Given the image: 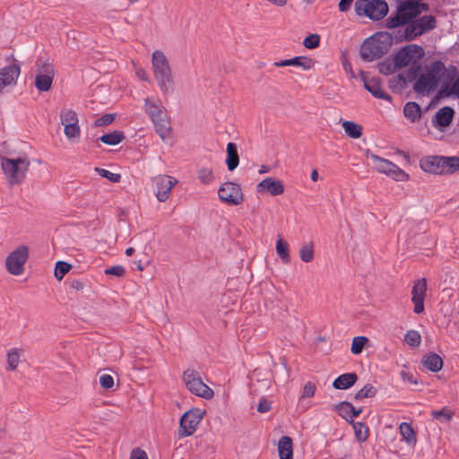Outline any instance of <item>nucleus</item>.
Returning a JSON list of instances; mask_svg holds the SVG:
<instances>
[{
	"label": "nucleus",
	"mask_w": 459,
	"mask_h": 459,
	"mask_svg": "<svg viewBox=\"0 0 459 459\" xmlns=\"http://www.w3.org/2000/svg\"><path fill=\"white\" fill-rule=\"evenodd\" d=\"M431 414L435 419L437 420L444 419V420H450L452 418L451 414L445 410L433 411Z\"/></svg>",
	"instance_id": "5fc2aeb1"
},
{
	"label": "nucleus",
	"mask_w": 459,
	"mask_h": 459,
	"mask_svg": "<svg viewBox=\"0 0 459 459\" xmlns=\"http://www.w3.org/2000/svg\"><path fill=\"white\" fill-rule=\"evenodd\" d=\"M408 22V17H406L405 14L402 13L401 9L398 7L396 14L390 16L386 20V27L389 29H394L401 25L406 26Z\"/></svg>",
	"instance_id": "7c9ffc66"
},
{
	"label": "nucleus",
	"mask_w": 459,
	"mask_h": 459,
	"mask_svg": "<svg viewBox=\"0 0 459 459\" xmlns=\"http://www.w3.org/2000/svg\"><path fill=\"white\" fill-rule=\"evenodd\" d=\"M355 436L359 441L364 442L368 438V429L361 422H351Z\"/></svg>",
	"instance_id": "ea45409f"
},
{
	"label": "nucleus",
	"mask_w": 459,
	"mask_h": 459,
	"mask_svg": "<svg viewBox=\"0 0 459 459\" xmlns=\"http://www.w3.org/2000/svg\"><path fill=\"white\" fill-rule=\"evenodd\" d=\"M72 269V265L65 261H57L55 265L54 275L56 280L61 281Z\"/></svg>",
	"instance_id": "e433bc0d"
},
{
	"label": "nucleus",
	"mask_w": 459,
	"mask_h": 459,
	"mask_svg": "<svg viewBox=\"0 0 459 459\" xmlns=\"http://www.w3.org/2000/svg\"><path fill=\"white\" fill-rule=\"evenodd\" d=\"M145 111L154 125L155 131L162 141L169 136L170 123L168 118L166 108L161 105L160 100L148 97L144 100Z\"/></svg>",
	"instance_id": "7ed1b4c3"
},
{
	"label": "nucleus",
	"mask_w": 459,
	"mask_h": 459,
	"mask_svg": "<svg viewBox=\"0 0 459 459\" xmlns=\"http://www.w3.org/2000/svg\"><path fill=\"white\" fill-rule=\"evenodd\" d=\"M197 175L200 181L204 185L211 184L214 179L212 169L210 168H200L197 171Z\"/></svg>",
	"instance_id": "79ce46f5"
},
{
	"label": "nucleus",
	"mask_w": 459,
	"mask_h": 459,
	"mask_svg": "<svg viewBox=\"0 0 459 459\" xmlns=\"http://www.w3.org/2000/svg\"><path fill=\"white\" fill-rule=\"evenodd\" d=\"M55 75L54 66L48 63H43L37 70L35 87L39 91L50 90Z\"/></svg>",
	"instance_id": "4468645a"
},
{
	"label": "nucleus",
	"mask_w": 459,
	"mask_h": 459,
	"mask_svg": "<svg viewBox=\"0 0 459 459\" xmlns=\"http://www.w3.org/2000/svg\"><path fill=\"white\" fill-rule=\"evenodd\" d=\"M368 159L373 162L374 168L380 173L385 174L396 181H406L409 175L392 161L367 152Z\"/></svg>",
	"instance_id": "6e6552de"
},
{
	"label": "nucleus",
	"mask_w": 459,
	"mask_h": 459,
	"mask_svg": "<svg viewBox=\"0 0 459 459\" xmlns=\"http://www.w3.org/2000/svg\"><path fill=\"white\" fill-rule=\"evenodd\" d=\"M100 386L104 389H110L114 385V378L108 374H103L100 377Z\"/></svg>",
	"instance_id": "603ef678"
},
{
	"label": "nucleus",
	"mask_w": 459,
	"mask_h": 459,
	"mask_svg": "<svg viewBox=\"0 0 459 459\" xmlns=\"http://www.w3.org/2000/svg\"><path fill=\"white\" fill-rule=\"evenodd\" d=\"M116 118V114H106L100 117H96L93 121L91 126L92 127H100L106 126L114 122Z\"/></svg>",
	"instance_id": "49530a36"
},
{
	"label": "nucleus",
	"mask_w": 459,
	"mask_h": 459,
	"mask_svg": "<svg viewBox=\"0 0 459 459\" xmlns=\"http://www.w3.org/2000/svg\"><path fill=\"white\" fill-rule=\"evenodd\" d=\"M316 385L312 382H307L303 389L302 397L303 398H310L315 395Z\"/></svg>",
	"instance_id": "864d4df0"
},
{
	"label": "nucleus",
	"mask_w": 459,
	"mask_h": 459,
	"mask_svg": "<svg viewBox=\"0 0 459 459\" xmlns=\"http://www.w3.org/2000/svg\"><path fill=\"white\" fill-rule=\"evenodd\" d=\"M105 274L114 275L116 277H123L126 273V269L122 265H114L104 270Z\"/></svg>",
	"instance_id": "3c124183"
},
{
	"label": "nucleus",
	"mask_w": 459,
	"mask_h": 459,
	"mask_svg": "<svg viewBox=\"0 0 459 459\" xmlns=\"http://www.w3.org/2000/svg\"><path fill=\"white\" fill-rule=\"evenodd\" d=\"M134 252V249L133 247H128L126 250V255L130 256L133 255V253Z\"/></svg>",
	"instance_id": "69168bd1"
},
{
	"label": "nucleus",
	"mask_w": 459,
	"mask_h": 459,
	"mask_svg": "<svg viewBox=\"0 0 459 459\" xmlns=\"http://www.w3.org/2000/svg\"><path fill=\"white\" fill-rule=\"evenodd\" d=\"M30 164V162L26 157L7 158L1 156V167L11 186L20 185L23 182Z\"/></svg>",
	"instance_id": "39448f33"
},
{
	"label": "nucleus",
	"mask_w": 459,
	"mask_h": 459,
	"mask_svg": "<svg viewBox=\"0 0 459 459\" xmlns=\"http://www.w3.org/2000/svg\"><path fill=\"white\" fill-rule=\"evenodd\" d=\"M393 38L387 32H377L366 39L360 47V56L364 61L372 62L386 54L392 46Z\"/></svg>",
	"instance_id": "f257e3e1"
},
{
	"label": "nucleus",
	"mask_w": 459,
	"mask_h": 459,
	"mask_svg": "<svg viewBox=\"0 0 459 459\" xmlns=\"http://www.w3.org/2000/svg\"><path fill=\"white\" fill-rule=\"evenodd\" d=\"M278 452L280 459H292V440L288 436H282L278 441Z\"/></svg>",
	"instance_id": "393cba45"
},
{
	"label": "nucleus",
	"mask_w": 459,
	"mask_h": 459,
	"mask_svg": "<svg viewBox=\"0 0 459 459\" xmlns=\"http://www.w3.org/2000/svg\"><path fill=\"white\" fill-rule=\"evenodd\" d=\"M343 66L346 71H351V66L349 63H344Z\"/></svg>",
	"instance_id": "338daca9"
},
{
	"label": "nucleus",
	"mask_w": 459,
	"mask_h": 459,
	"mask_svg": "<svg viewBox=\"0 0 459 459\" xmlns=\"http://www.w3.org/2000/svg\"><path fill=\"white\" fill-rule=\"evenodd\" d=\"M318 178V173H317V170L316 169H313L312 172H311V179L313 181H316Z\"/></svg>",
	"instance_id": "e2e57ef3"
},
{
	"label": "nucleus",
	"mask_w": 459,
	"mask_h": 459,
	"mask_svg": "<svg viewBox=\"0 0 459 459\" xmlns=\"http://www.w3.org/2000/svg\"><path fill=\"white\" fill-rule=\"evenodd\" d=\"M446 71V66L441 61L430 64L427 71L420 75L413 85L415 92L427 95L433 91L438 85L441 76Z\"/></svg>",
	"instance_id": "20e7f679"
},
{
	"label": "nucleus",
	"mask_w": 459,
	"mask_h": 459,
	"mask_svg": "<svg viewBox=\"0 0 459 459\" xmlns=\"http://www.w3.org/2000/svg\"><path fill=\"white\" fill-rule=\"evenodd\" d=\"M358 379L355 373H345L339 376L333 383L335 389L345 390L352 386Z\"/></svg>",
	"instance_id": "bb28decb"
},
{
	"label": "nucleus",
	"mask_w": 459,
	"mask_h": 459,
	"mask_svg": "<svg viewBox=\"0 0 459 459\" xmlns=\"http://www.w3.org/2000/svg\"><path fill=\"white\" fill-rule=\"evenodd\" d=\"M218 196L228 205H238L244 200L240 186L233 182L223 183L218 189Z\"/></svg>",
	"instance_id": "ddd939ff"
},
{
	"label": "nucleus",
	"mask_w": 459,
	"mask_h": 459,
	"mask_svg": "<svg viewBox=\"0 0 459 459\" xmlns=\"http://www.w3.org/2000/svg\"><path fill=\"white\" fill-rule=\"evenodd\" d=\"M156 185V197L160 202L169 199L171 189L178 184V180L168 175H160L153 179Z\"/></svg>",
	"instance_id": "dca6fc26"
},
{
	"label": "nucleus",
	"mask_w": 459,
	"mask_h": 459,
	"mask_svg": "<svg viewBox=\"0 0 459 459\" xmlns=\"http://www.w3.org/2000/svg\"><path fill=\"white\" fill-rule=\"evenodd\" d=\"M436 19L432 15H424L412 22H408L404 27L403 35L405 40H413L416 37L433 30L436 27Z\"/></svg>",
	"instance_id": "1a4fd4ad"
},
{
	"label": "nucleus",
	"mask_w": 459,
	"mask_h": 459,
	"mask_svg": "<svg viewBox=\"0 0 459 459\" xmlns=\"http://www.w3.org/2000/svg\"><path fill=\"white\" fill-rule=\"evenodd\" d=\"M367 341H368V339L364 336L354 337L352 340L351 351L356 355L359 354L362 351L363 347L366 344Z\"/></svg>",
	"instance_id": "de8ad7c7"
},
{
	"label": "nucleus",
	"mask_w": 459,
	"mask_h": 459,
	"mask_svg": "<svg viewBox=\"0 0 459 459\" xmlns=\"http://www.w3.org/2000/svg\"><path fill=\"white\" fill-rule=\"evenodd\" d=\"M95 171L101 177L108 179L112 183H117L120 181L121 175L117 173H112L108 169L95 168Z\"/></svg>",
	"instance_id": "09e8293b"
},
{
	"label": "nucleus",
	"mask_w": 459,
	"mask_h": 459,
	"mask_svg": "<svg viewBox=\"0 0 459 459\" xmlns=\"http://www.w3.org/2000/svg\"><path fill=\"white\" fill-rule=\"evenodd\" d=\"M136 76L142 80V81H144V82H147L149 81V75L147 74V73L142 69V68H139L136 70Z\"/></svg>",
	"instance_id": "052dcab7"
},
{
	"label": "nucleus",
	"mask_w": 459,
	"mask_h": 459,
	"mask_svg": "<svg viewBox=\"0 0 459 459\" xmlns=\"http://www.w3.org/2000/svg\"><path fill=\"white\" fill-rule=\"evenodd\" d=\"M445 175H450L459 171V156L445 157Z\"/></svg>",
	"instance_id": "f704fd0d"
},
{
	"label": "nucleus",
	"mask_w": 459,
	"mask_h": 459,
	"mask_svg": "<svg viewBox=\"0 0 459 459\" xmlns=\"http://www.w3.org/2000/svg\"><path fill=\"white\" fill-rule=\"evenodd\" d=\"M399 8L401 9V12L408 17V21H411L418 16L422 11H427L428 4L414 1H405L400 4Z\"/></svg>",
	"instance_id": "6ab92c4d"
},
{
	"label": "nucleus",
	"mask_w": 459,
	"mask_h": 459,
	"mask_svg": "<svg viewBox=\"0 0 459 459\" xmlns=\"http://www.w3.org/2000/svg\"><path fill=\"white\" fill-rule=\"evenodd\" d=\"M401 377L404 381H408V382L415 384V385L417 384V381L413 379L412 375L409 372L402 371Z\"/></svg>",
	"instance_id": "bf43d9fd"
},
{
	"label": "nucleus",
	"mask_w": 459,
	"mask_h": 459,
	"mask_svg": "<svg viewBox=\"0 0 459 459\" xmlns=\"http://www.w3.org/2000/svg\"><path fill=\"white\" fill-rule=\"evenodd\" d=\"M257 191H267L272 195H279L283 193L284 186L280 180L273 178H266L257 185Z\"/></svg>",
	"instance_id": "aec40b11"
},
{
	"label": "nucleus",
	"mask_w": 459,
	"mask_h": 459,
	"mask_svg": "<svg viewBox=\"0 0 459 459\" xmlns=\"http://www.w3.org/2000/svg\"><path fill=\"white\" fill-rule=\"evenodd\" d=\"M353 0H341L339 3V9L341 12H346L351 8Z\"/></svg>",
	"instance_id": "13d9d810"
},
{
	"label": "nucleus",
	"mask_w": 459,
	"mask_h": 459,
	"mask_svg": "<svg viewBox=\"0 0 459 459\" xmlns=\"http://www.w3.org/2000/svg\"><path fill=\"white\" fill-rule=\"evenodd\" d=\"M70 290L69 294L71 296L78 297L80 293L83 292L84 289V281L82 279H74L70 281L69 283Z\"/></svg>",
	"instance_id": "37998d69"
},
{
	"label": "nucleus",
	"mask_w": 459,
	"mask_h": 459,
	"mask_svg": "<svg viewBox=\"0 0 459 459\" xmlns=\"http://www.w3.org/2000/svg\"><path fill=\"white\" fill-rule=\"evenodd\" d=\"M342 127L344 132L351 138L356 139L362 134V127L352 121H344Z\"/></svg>",
	"instance_id": "2f4dec72"
},
{
	"label": "nucleus",
	"mask_w": 459,
	"mask_h": 459,
	"mask_svg": "<svg viewBox=\"0 0 459 459\" xmlns=\"http://www.w3.org/2000/svg\"><path fill=\"white\" fill-rule=\"evenodd\" d=\"M126 136L122 131H113L101 135L99 140L107 145H117L125 140Z\"/></svg>",
	"instance_id": "c85d7f7f"
},
{
	"label": "nucleus",
	"mask_w": 459,
	"mask_h": 459,
	"mask_svg": "<svg viewBox=\"0 0 459 459\" xmlns=\"http://www.w3.org/2000/svg\"><path fill=\"white\" fill-rule=\"evenodd\" d=\"M20 361V353L17 349H12L7 353V369L14 370L17 368V366Z\"/></svg>",
	"instance_id": "a19ab883"
},
{
	"label": "nucleus",
	"mask_w": 459,
	"mask_h": 459,
	"mask_svg": "<svg viewBox=\"0 0 459 459\" xmlns=\"http://www.w3.org/2000/svg\"><path fill=\"white\" fill-rule=\"evenodd\" d=\"M267 169H265V167H263V169L260 170V172H266Z\"/></svg>",
	"instance_id": "774afa93"
},
{
	"label": "nucleus",
	"mask_w": 459,
	"mask_h": 459,
	"mask_svg": "<svg viewBox=\"0 0 459 459\" xmlns=\"http://www.w3.org/2000/svg\"><path fill=\"white\" fill-rule=\"evenodd\" d=\"M355 10L358 15L378 21L388 13V5L384 0H357Z\"/></svg>",
	"instance_id": "423d86ee"
},
{
	"label": "nucleus",
	"mask_w": 459,
	"mask_h": 459,
	"mask_svg": "<svg viewBox=\"0 0 459 459\" xmlns=\"http://www.w3.org/2000/svg\"><path fill=\"white\" fill-rule=\"evenodd\" d=\"M204 411L198 408L186 411L179 421L178 435L181 437L193 435L200 424Z\"/></svg>",
	"instance_id": "9b49d317"
},
{
	"label": "nucleus",
	"mask_w": 459,
	"mask_h": 459,
	"mask_svg": "<svg viewBox=\"0 0 459 459\" xmlns=\"http://www.w3.org/2000/svg\"><path fill=\"white\" fill-rule=\"evenodd\" d=\"M28 256L29 250L26 246L17 247L6 257L5 265L7 272L15 276L22 274Z\"/></svg>",
	"instance_id": "f8f14e48"
},
{
	"label": "nucleus",
	"mask_w": 459,
	"mask_h": 459,
	"mask_svg": "<svg viewBox=\"0 0 459 459\" xmlns=\"http://www.w3.org/2000/svg\"><path fill=\"white\" fill-rule=\"evenodd\" d=\"M421 362L427 369L432 372H438L443 367V359L436 353L425 355Z\"/></svg>",
	"instance_id": "a878e982"
},
{
	"label": "nucleus",
	"mask_w": 459,
	"mask_h": 459,
	"mask_svg": "<svg viewBox=\"0 0 459 459\" xmlns=\"http://www.w3.org/2000/svg\"><path fill=\"white\" fill-rule=\"evenodd\" d=\"M403 115L411 122H416L420 118V107L416 102H408L403 107Z\"/></svg>",
	"instance_id": "c756f323"
},
{
	"label": "nucleus",
	"mask_w": 459,
	"mask_h": 459,
	"mask_svg": "<svg viewBox=\"0 0 459 459\" xmlns=\"http://www.w3.org/2000/svg\"><path fill=\"white\" fill-rule=\"evenodd\" d=\"M453 117V108L450 107H444L436 113L432 123L434 126H447L451 124Z\"/></svg>",
	"instance_id": "b1692460"
},
{
	"label": "nucleus",
	"mask_w": 459,
	"mask_h": 459,
	"mask_svg": "<svg viewBox=\"0 0 459 459\" xmlns=\"http://www.w3.org/2000/svg\"><path fill=\"white\" fill-rule=\"evenodd\" d=\"M130 459H148V456L143 449L135 448L131 452Z\"/></svg>",
	"instance_id": "6e6d98bb"
},
{
	"label": "nucleus",
	"mask_w": 459,
	"mask_h": 459,
	"mask_svg": "<svg viewBox=\"0 0 459 459\" xmlns=\"http://www.w3.org/2000/svg\"><path fill=\"white\" fill-rule=\"evenodd\" d=\"M268 2L276 4L278 6H283L287 4V0H267Z\"/></svg>",
	"instance_id": "680f3d73"
},
{
	"label": "nucleus",
	"mask_w": 459,
	"mask_h": 459,
	"mask_svg": "<svg viewBox=\"0 0 459 459\" xmlns=\"http://www.w3.org/2000/svg\"><path fill=\"white\" fill-rule=\"evenodd\" d=\"M183 381L187 390L193 394L207 400L212 398V389L203 382L199 373L195 369L188 368L185 370Z\"/></svg>",
	"instance_id": "0eeeda50"
},
{
	"label": "nucleus",
	"mask_w": 459,
	"mask_h": 459,
	"mask_svg": "<svg viewBox=\"0 0 459 459\" xmlns=\"http://www.w3.org/2000/svg\"><path fill=\"white\" fill-rule=\"evenodd\" d=\"M364 87L374 97L381 100H391V96L385 92L378 79L372 78L370 80L365 81Z\"/></svg>",
	"instance_id": "5701e85b"
},
{
	"label": "nucleus",
	"mask_w": 459,
	"mask_h": 459,
	"mask_svg": "<svg viewBox=\"0 0 459 459\" xmlns=\"http://www.w3.org/2000/svg\"><path fill=\"white\" fill-rule=\"evenodd\" d=\"M300 259L304 263H309L314 259V244L313 242L303 243L299 249Z\"/></svg>",
	"instance_id": "473e14b6"
},
{
	"label": "nucleus",
	"mask_w": 459,
	"mask_h": 459,
	"mask_svg": "<svg viewBox=\"0 0 459 459\" xmlns=\"http://www.w3.org/2000/svg\"><path fill=\"white\" fill-rule=\"evenodd\" d=\"M276 252L282 262H290L289 245L287 242L283 241L281 238H280L276 242Z\"/></svg>",
	"instance_id": "c9c22d12"
},
{
	"label": "nucleus",
	"mask_w": 459,
	"mask_h": 459,
	"mask_svg": "<svg viewBox=\"0 0 459 459\" xmlns=\"http://www.w3.org/2000/svg\"><path fill=\"white\" fill-rule=\"evenodd\" d=\"M377 393V389L370 384L365 385L355 394V399L362 400L368 397H373Z\"/></svg>",
	"instance_id": "c03bdc74"
},
{
	"label": "nucleus",
	"mask_w": 459,
	"mask_h": 459,
	"mask_svg": "<svg viewBox=\"0 0 459 459\" xmlns=\"http://www.w3.org/2000/svg\"><path fill=\"white\" fill-rule=\"evenodd\" d=\"M227 159L226 164L230 171L234 170L239 163V158L238 153L237 145L234 143H229L227 144Z\"/></svg>",
	"instance_id": "cd10ccee"
},
{
	"label": "nucleus",
	"mask_w": 459,
	"mask_h": 459,
	"mask_svg": "<svg viewBox=\"0 0 459 459\" xmlns=\"http://www.w3.org/2000/svg\"><path fill=\"white\" fill-rule=\"evenodd\" d=\"M271 410V403L266 399H261L258 406L257 411L261 413L267 412Z\"/></svg>",
	"instance_id": "4d7b16f0"
},
{
	"label": "nucleus",
	"mask_w": 459,
	"mask_h": 459,
	"mask_svg": "<svg viewBox=\"0 0 459 459\" xmlns=\"http://www.w3.org/2000/svg\"><path fill=\"white\" fill-rule=\"evenodd\" d=\"M400 433L403 439L411 444L416 441L415 433L411 424L407 422H402L399 427Z\"/></svg>",
	"instance_id": "72a5a7b5"
},
{
	"label": "nucleus",
	"mask_w": 459,
	"mask_h": 459,
	"mask_svg": "<svg viewBox=\"0 0 459 459\" xmlns=\"http://www.w3.org/2000/svg\"><path fill=\"white\" fill-rule=\"evenodd\" d=\"M152 66L154 78L163 94L173 90V75L169 62L164 53L155 50L152 55Z\"/></svg>",
	"instance_id": "f03ea898"
},
{
	"label": "nucleus",
	"mask_w": 459,
	"mask_h": 459,
	"mask_svg": "<svg viewBox=\"0 0 459 459\" xmlns=\"http://www.w3.org/2000/svg\"><path fill=\"white\" fill-rule=\"evenodd\" d=\"M320 42V37L317 34H311L305 38L303 45L309 49L316 48L318 47Z\"/></svg>",
	"instance_id": "8fccbe9b"
},
{
	"label": "nucleus",
	"mask_w": 459,
	"mask_h": 459,
	"mask_svg": "<svg viewBox=\"0 0 459 459\" xmlns=\"http://www.w3.org/2000/svg\"><path fill=\"white\" fill-rule=\"evenodd\" d=\"M427 291V281L425 278L419 279L413 285L411 290V301L414 304L413 311L420 314L424 311V299Z\"/></svg>",
	"instance_id": "a211bd4d"
},
{
	"label": "nucleus",
	"mask_w": 459,
	"mask_h": 459,
	"mask_svg": "<svg viewBox=\"0 0 459 459\" xmlns=\"http://www.w3.org/2000/svg\"><path fill=\"white\" fill-rule=\"evenodd\" d=\"M404 341L411 347H418L421 342V336L419 332L410 330L405 333Z\"/></svg>",
	"instance_id": "58836bf2"
},
{
	"label": "nucleus",
	"mask_w": 459,
	"mask_h": 459,
	"mask_svg": "<svg viewBox=\"0 0 459 459\" xmlns=\"http://www.w3.org/2000/svg\"><path fill=\"white\" fill-rule=\"evenodd\" d=\"M425 55L424 49L419 45H409L400 49L394 56L396 67L403 68L416 65Z\"/></svg>",
	"instance_id": "9d476101"
},
{
	"label": "nucleus",
	"mask_w": 459,
	"mask_h": 459,
	"mask_svg": "<svg viewBox=\"0 0 459 459\" xmlns=\"http://www.w3.org/2000/svg\"><path fill=\"white\" fill-rule=\"evenodd\" d=\"M313 65H314V62H313V60L311 58L307 57V56H295V57L290 58V59H285V60L278 61V62H275L273 64V65L277 66V67L293 65V66L301 67L304 70L311 69Z\"/></svg>",
	"instance_id": "412c9836"
},
{
	"label": "nucleus",
	"mask_w": 459,
	"mask_h": 459,
	"mask_svg": "<svg viewBox=\"0 0 459 459\" xmlns=\"http://www.w3.org/2000/svg\"><path fill=\"white\" fill-rule=\"evenodd\" d=\"M61 124L65 126V124L78 123L77 114L68 108H64L60 112Z\"/></svg>",
	"instance_id": "4c0bfd02"
},
{
	"label": "nucleus",
	"mask_w": 459,
	"mask_h": 459,
	"mask_svg": "<svg viewBox=\"0 0 459 459\" xmlns=\"http://www.w3.org/2000/svg\"><path fill=\"white\" fill-rule=\"evenodd\" d=\"M339 415L348 422H353L354 419L361 412V408H355L349 402H342L336 405Z\"/></svg>",
	"instance_id": "4be33fe9"
},
{
	"label": "nucleus",
	"mask_w": 459,
	"mask_h": 459,
	"mask_svg": "<svg viewBox=\"0 0 459 459\" xmlns=\"http://www.w3.org/2000/svg\"><path fill=\"white\" fill-rule=\"evenodd\" d=\"M21 73L20 64L13 59V63L0 69V95L4 87L15 85Z\"/></svg>",
	"instance_id": "2eb2a0df"
},
{
	"label": "nucleus",
	"mask_w": 459,
	"mask_h": 459,
	"mask_svg": "<svg viewBox=\"0 0 459 459\" xmlns=\"http://www.w3.org/2000/svg\"><path fill=\"white\" fill-rule=\"evenodd\" d=\"M422 170L435 175H445V156H428L420 160Z\"/></svg>",
	"instance_id": "f3484780"
},
{
	"label": "nucleus",
	"mask_w": 459,
	"mask_h": 459,
	"mask_svg": "<svg viewBox=\"0 0 459 459\" xmlns=\"http://www.w3.org/2000/svg\"><path fill=\"white\" fill-rule=\"evenodd\" d=\"M6 427L4 423L0 422V436L5 434Z\"/></svg>",
	"instance_id": "0e129e2a"
},
{
	"label": "nucleus",
	"mask_w": 459,
	"mask_h": 459,
	"mask_svg": "<svg viewBox=\"0 0 459 459\" xmlns=\"http://www.w3.org/2000/svg\"><path fill=\"white\" fill-rule=\"evenodd\" d=\"M65 134L69 140H74L80 136V127L78 123L65 124L64 129Z\"/></svg>",
	"instance_id": "a18cd8bd"
}]
</instances>
